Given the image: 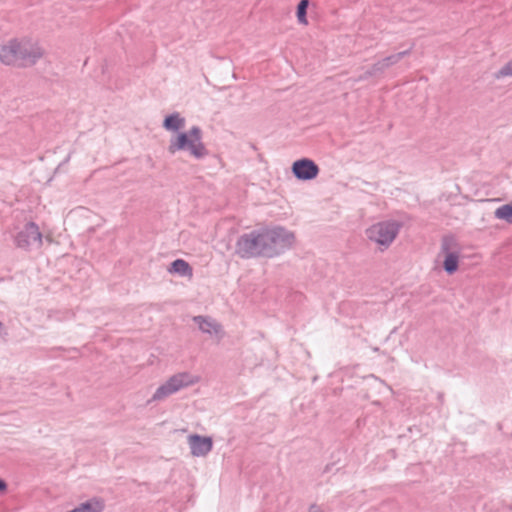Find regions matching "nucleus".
<instances>
[{"label": "nucleus", "instance_id": "obj_1", "mask_svg": "<svg viewBox=\"0 0 512 512\" xmlns=\"http://www.w3.org/2000/svg\"><path fill=\"white\" fill-rule=\"evenodd\" d=\"M293 241V234L282 228H275L261 234L251 233L242 237L238 242V247L243 256H253L266 253L272 247L290 245Z\"/></svg>", "mask_w": 512, "mask_h": 512}, {"label": "nucleus", "instance_id": "obj_2", "mask_svg": "<svg viewBox=\"0 0 512 512\" xmlns=\"http://www.w3.org/2000/svg\"><path fill=\"white\" fill-rule=\"evenodd\" d=\"M43 50L29 43L11 40L0 49V61L6 65H31L43 56Z\"/></svg>", "mask_w": 512, "mask_h": 512}, {"label": "nucleus", "instance_id": "obj_3", "mask_svg": "<svg viewBox=\"0 0 512 512\" xmlns=\"http://www.w3.org/2000/svg\"><path fill=\"white\" fill-rule=\"evenodd\" d=\"M179 150H185L190 155L201 158L207 154L206 148L202 142V133L198 127H192L187 132L178 133L170 141L169 152L175 153Z\"/></svg>", "mask_w": 512, "mask_h": 512}, {"label": "nucleus", "instance_id": "obj_4", "mask_svg": "<svg viewBox=\"0 0 512 512\" xmlns=\"http://www.w3.org/2000/svg\"><path fill=\"white\" fill-rule=\"evenodd\" d=\"M399 231V225L396 222H379L370 226L367 231V237L370 241L378 245L382 250L390 246Z\"/></svg>", "mask_w": 512, "mask_h": 512}, {"label": "nucleus", "instance_id": "obj_5", "mask_svg": "<svg viewBox=\"0 0 512 512\" xmlns=\"http://www.w3.org/2000/svg\"><path fill=\"white\" fill-rule=\"evenodd\" d=\"M198 382V377L188 373H179L173 375L164 384H162L153 394V401H160L176 393L180 389L193 385Z\"/></svg>", "mask_w": 512, "mask_h": 512}, {"label": "nucleus", "instance_id": "obj_6", "mask_svg": "<svg viewBox=\"0 0 512 512\" xmlns=\"http://www.w3.org/2000/svg\"><path fill=\"white\" fill-rule=\"evenodd\" d=\"M292 171L300 180H311L319 173L318 166L310 159H300L293 163Z\"/></svg>", "mask_w": 512, "mask_h": 512}, {"label": "nucleus", "instance_id": "obj_7", "mask_svg": "<svg viewBox=\"0 0 512 512\" xmlns=\"http://www.w3.org/2000/svg\"><path fill=\"white\" fill-rule=\"evenodd\" d=\"M17 245L19 247H29L32 243L42 244V234L38 226L34 223H29L25 226L24 230L17 236Z\"/></svg>", "mask_w": 512, "mask_h": 512}, {"label": "nucleus", "instance_id": "obj_8", "mask_svg": "<svg viewBox=\"0 0 512 512\" xmlns=\"http://www.w3.org/2000/svg\"><path fill=\"white\" fill-rule=\"evenodd\" d=\"M188 442L193 456H205L212 449V439L209 437L191 435L188 438Z\"/></svg>", "mask_w": 512, "mask_h": 512}, {"label": "nucleus", "instance_id": "obj_9", "mask_svg": "<svg viewBox=\"0 0 512 512\" xmlns=\"http://www.w3.org/2000/svg\"><path fill=\"white\" fill-rule=\"evenodd\" d=\"M168 271L170 273H177L183 276H187L188 278H192L193 276L191 266L183 259H176L173 261Z\"/></svg>", "mask_w": 512, "mask_h": 512}, {"label": "nucleus", "instance_id": "obj_10", "mask_svg": "<svg viewBox=\"0 0 512 512\" xmlns=\"http://www.w3.org/2000/svg\"><path fill=\"white\" fill-rule=\"evenodd\" d=\"M104 508L102 500L92 499L86 503L81 504L79 507L68 512H101Z\"/></svg>", "mask_w": 512, "mask_h": 512}, {"label": "nucleus", "instance_id": "obj_11", "mask_svg": "<svg viewBox=\"0 0 512 512\" xmlns=\"http://www.w3.org/2000/svg\"><path fill=\"white\" fill-rule=\"evenodd\" d=\"M459 253L447 252L444 259V269L448 274H453L457 271L459 266Z\"/></svg>", "mask_w": 512, "mask_h": 512}, {"label": "nucleus", "instance_id": "obj_12", "mask_svg": "<svg viewBox=\"0 0 512 512\" xmlns=\"http://www.w3.org/2000/svg\"><path fill=\"white\" fill-rule=\"evenodd\" d=\"M185 125V119L180 117L179 114H173L165 118L163 126L167 130H179Z\"/></svg>", "mask_w": 512, "mask_h": 512}, {"label": "nucleus", "instance_id": "obj_13", "mask_svg": "<svg viewBox=\"0 0 512 512\" xmlns=\"http://www.w3.org/2000/svg\"><path fill=\"white\" fill-rule=\"evenodd\" d=\"M495 217L512 224V203L498 207L495 210Z\"/></svg>", "mask_w": 512, "mask_h": 512}, {"label": "nucleus", "instance_id": "obj_14", "mask_svg": "<svg viewBox=\"0 0 512 512\" xmlns=\"http://www.w3.org/2000/svg\"><path fill=\"white\" fill-rule=\"evenodd\" d=\"M309 6L308 0H301L297 6V19L298 22L302 25H308V20L306 17L307 8Z\"/></svg>", "mask_w": 512, "mask_h": 512}, {"label": "nucleus", "instance_id": "obj_15", "mask_svg": "<svg viewBox=\"0 0 512 512\" xmlns=\"http://www.w3.org/2000/svg\"><path fill=\"white\" fill-rule=\"evenodd\" d=\"M195 321L199 324L200 329L204 332L211 333L218 331V326L216 323L211 322L203 317H196Z\"/></svg>", "mask_w": 512, "mask_h": 512}, {"label": "nucleus", "instance_id": "obj_16", "mask_svg": "<svg viewBox=\"0 0 512 512\" xmlns=\"http://www.w3.org/2000/svg\"><path fill=\"white\" fill-rule=\"evenodd\" d=\"M512 76V60L503 66L496 74L497 78Z\"/></svg>", "mask_w": 512, "mask_h": 512}, {"label": "nucleus", "instance_id": "obj_17", "mask_svg": "<svg viewBox=\"0 0 512 512\" xmlns=\"http://www.w3.org/2000/svg\"><path fill=\"white\" fill-rule=\"evenodd\" d=\"M309 512H323L319 507H317L316 505H313L310 507V510Z\"/></svg>", "mask_w": 512, "mask_h": 512}, {"label": "nucleus", "instance_id": "obj_18", "mask_svg": "<svg viewBox=\"0 0 512 512\" xmlns=\"http://www.w3.org/2000/svg\"><path fill=\"white\" fill-rule=\"evenodd\" d=\"M5 488H6V484H5V482H4V481H2V480H0V491L5 490Z\"/></svg>", "mask_w": 512, "mask_h": 512}]
</instances>
